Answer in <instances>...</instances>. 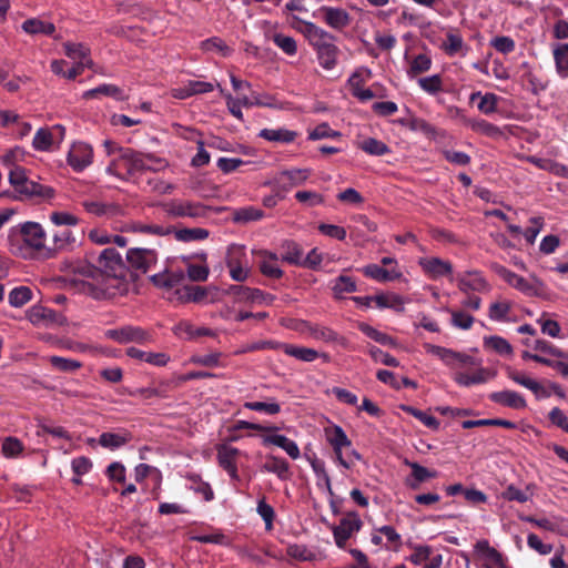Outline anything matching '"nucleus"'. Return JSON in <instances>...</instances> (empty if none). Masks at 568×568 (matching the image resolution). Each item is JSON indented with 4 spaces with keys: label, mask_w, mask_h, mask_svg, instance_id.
<instances>
[{
    "label": "nucleus",
    "mask_w": 568,
    "mask_h": 568,
    "mask_svg": "<svg viewBox=\"0 0 568 568\" xmlns=\"http://www.w3.org/2000/svg\"><path fill=\"white\" fill-rule=\"evenodd\" d=\"M99 94L112 97L118 101H124L128 99V97L123 94L122 89L114 84H101L94 89L88 90L83 93V98L93 99Z\"/></svg>",
    "instance_id": "c85d7f7f"
},
{
    "label": "nucleus",
    "mask_w": 568,
    "mask_h": 568,
    "mask_svg": "<svg viewBox=\"0 0 568 568\" xmlns=\"http://www.w3.org/2000/svg\"><path fill=\"white\" fill-rule=\"evenodd\" d=\"M28 320L34 324H45V325H58L64 326L68 324L67 317L57 313L55 311L44 307L42 305H34L27 312Z\"/></svg>",
    "instance_id": "9b49d317"
},
{
    "label": "nucleus",
    "mask_w": 568,
    "mask_h": 568,
    "mask_svg": "<svg viewBox=\"0 0 568 568\" xmlns=\"http://www.w3.org/2000/svg\"><path fill=\"white\" fill-rule=\"evenodd\" d=\"M321 11L324 12L325 22L337 30H342L351 23L348 12L342 8L322 7Z\"/></svg>",
    "instance_id": "4be33fe9"
},
{
    "label": "nucleus",
    "mask_w": 568,
    "mask_h": 568,
    "mask_svg": "<svg viewBox=\"0 0 568 568\" xmlns=\"http://www.w3.org/2000/svg\"><path fill=\"white\" fill-rule=\"evenodd\" d=\"M359 149L371 155L381 156L390 152L386 143L375 138H367L359 144Z\"/></svg>",
    "instance_id": "de8ad7c7"
},
{
    "label": "nucleus",
    "mask_w": 568,
    "mask_h": 568,
    "mask_svg": "<svg viewBox=\"0 0 568 568\" xmlns=\"http://www.w3.org/2000/svg\"><path fill=\"white\" fill-rule=\"evenodd\" d=\"M186 274L193 282H205L209 277L210 268L207 265L189 264Z\"/></svg>",
    "instance_id": "774afa93"
},
{
    "label": "nucleus",
    "mask_w": 568,
    "mask_h": 568,
    "mask_svg": "<svg viewBox=\"0 0 568 568\" xmlns=\"http://www.w3.org/2000/svg\"><path fill=\"white\" fill-rule=\"evenodd\" d=\"M424 347L427 351V353L438 356L447 365H450L452 361L456 359L457 352L453 351L450 348H446V347L433 345V344H425Z\"/></svg>",
    "instance_id": "338daca9"
},
{
    "label": "nucleus",
    "mask_w": 568,
    "mask_h": 568,
    "mask_svg": "<svg viewBox=\"0 0 568 568\" xmlns=\"http://www.w3.org/2000/svg\"><path fill=\"white\" fill-rule=\"evenodd\" d=\"M457 285L463 293H468L469 291L487 292L490 288L479 271H466L465 276L457 278Z\"/></svg>",
    "instance_id": "2eb2a0df"
},
{
    "label": "nucleus",
    "mask_w": 568,
    "mask_h": 568,
    "mask_svg": "<svg viewBox=\"0 0 568 568\" xmlns=\"http://www.w3.org/2000/svg\"><path fill=\"white\" fill-rule=\"evenodd\" d=\"M357 290L356 282L353 277L347 275H339L335 278L332 286L334 297L337 300L343 298V293H353Z\"/></svg>",
    "instance_id": "37998d69"
},
{
    "label": "nucleus",
    "mask_w": 568,
    "mask_h": 568,
    "mask_svg": "<svg viewBox=\"0 0 568 568\" xmlns=\"http://www.w3.org/2000/svg\"><path fill=\"white\" fill-rule=\"evenodd\" d=\"M408 546L414 549V552L409 555L408 560L416 566L428 560L433 551L432 547L428 545H413L412 542H408Z\"/></svg>",
    "instance_id": "bf43d9fd"
},
{
    "label": "nucleus",
    "mask_w": 568,
    "mask_h": 568,
    "mask_svg": "<svg viewBox=\"0 0 568 568\" xmlns=\"http://www.w3.org/2000/svg\"><path fill=\"white\" fill-rule=\"evenodd\" d=\"M53 142L52 133L48 129H39L33 138L32 145L36 150L48 151Z\"/></svg>",
    "instance_id": "e2e57ef3"
},
{
    "label": "nucleus",
    "mask_w": 568,
    "mask_h": 568,
    "mask_svg": "<svg viewBox=\"0 0 568 568\" xmlns=\"http://www.w3.org/2000/svg\"><path fill=\"white\" fill-rule=\"evenodd\" d=\"M487 369L479 368L475 374L468 375L465 373H458L455 376V382L463 386H470L473 384H480L486 382L485 374Z\"/></svg>",
    "instance_id": "680f3d73"
},
{
    "label": "nucleus",
    "mask_w": 568,
    "mask_h": 568,
    "mask_svg": "<svg viewBox=\"0 0 568 568\" xmlns=\"http://www.w3.org/2000/svg\"><path fill=\"white\" fill-rule=\"evenodd\" d=\"M481 426H499V427H505V428H509V429L517 428L516 423L510 422L508 419H503V418H487V419H476V420L468 419V420H464L462 423V427L464 429H470L474 427H481Z\"/></svg>",
    "instance_id": "c9c22d12"
},
{
    "label": "nucleus",
    "mask_w": 568,
    "mask_h": 568,
    "mask_svg": "<svg viewBox=\"0 0 568 568\" xmlns=\"http://www.w3.org/2000/svg\"><path fill=\"white\" fill-rule=\"evenodd\" d=\"M275 98L271 94H252L251 98L243 97L242 98V104L245 108H251L253 105L257 106H274Z\"/></svg>",
    "instance_id": "0e129e2a"
},
{
    "label": "nucleus",
    "mask_w": 568,
    "mask_h": 568,
    "mask_svg": "<svg viewBox=\"0 0 568 568\" xmlns=\"http://www.w3.org/2000/svg\"><path fill=\"white\" fill-rule=\"evenodd\" d=\"M186 478L194 484L191 488L197 493L202 494L205 501H210L214 498V493L209 483L202 480L201 475L199 474H187Z\"/></svg>",
    "instance_id": "8fccbe9b"
},
{
    "label": "nucleus",
    "mask_w": 568,
    "mask_h": 568,
    "mask_svg": "<svg viewBox=\"0 0 568 568\" xmlns=\"http://www.w3.org/2000/svg\"><path fill=\"white\" fill-rule=\"evenodd\" d=\"M175 239L180 242H192V241H203L209 237L210 232L206 229L195 227V229H180L172 232Z\"/></svg>",
    "instance_id": "4c0bfd02"
},
{
    "label": "nucleus",
    "mask_w": 568,
    "mask_h": 568,
    "mask_svg": "<svg viewBox=\"0 0 568 568\" xmlns=\"http://www.w3.org/2000/svg\"><path fill=\"white\" fill-rule=\"evenodd\" d=\"M432 67V59L427 54L420 53L414 58L412 61L409 69L407 70V74L409 78H415L416 75L426 72Z\"/></svg>",
    "instance_id": "603ef678"
},
{
    "label": "nucleus",
    "mask_w": 568,
    "mask_h": 568,
    "mask_svg": "<svg viewBox=\"0 0 568 568\" xmlns=\"http://www.w3.org/2000/svg\"><path fill=\"white\" fill-rule=\"evenodd\" d=\"M258 136L271 142L291 143L296 139L297 132L287 129H263Z\"/></svg>",
    "instance_id": "c756f323"
},
{
    "label": "nucleus",
    "mask_w": 568,
    "mask_h": 568,
    "mask_svg": "<svg viewBox=\"0 0 568 568\" xmlns=\"http://www.w3.org/2000/svg\"><path fill=\"white\" fill-rule=\"evenodd\" d=\"M226 293L233 294L240 301L272 303L275 300V296L270 293H265L260 288H252L243 285H231Z\"/></svg>",
    "instance_id": "ddd939ff"
},
{
    "label": "nucleus",
    "mask_w": 568,
    "mask_h": 568,
    "mask_svg": "<svg viewBox=\"0 0 568 568\" xmlns=\"http://www.w3.org/2000/svg\"><path fill=\"white\" fill-rule=\"evenodd\" d=\"M98 262L101 265L99 275L121 281L125 285L123 292H128V270L121 254L114 247H108L100 253Z\"/></svg>",
    "instance_id": "20e7f679"
},
{
    "label": "nucleus",
    "mask_w": 568,
    "mask_h": 568,
    "mask_svg": "<svg viewBox=\"0 0 568 568\" xmlns=\"http://www.w3.org/2000/svg\"><path fill=\"white\" fill-rule=\"evenodd\" d=\"M283 352L292 357H295L303 362H313L318 358V352L313 348L295 346L292 344H283Z\"/></svg>",
    "instance_id": "72a5a7b5"
},
{
    "label": "nucleus",
    "mask_w": 568,
    "mask_h": 568,
    "mask_svg": "<svg viewBox=\"0 0 568 568\" xmlns=\"http://www.w3.org/2000/svg\"><path fill=\"white\" fill-rule=\"evenodd\" d=\"M62 271H70L74 274L82 275L89 278H95L99 275V267L95 266L88 258L65 262Z\"/></svg>",
    "instance_id": "393cba45"
},
{
    "label": "nucleus",
    "mask_w": 568,
    "mask_h": 568,
    "mask_svg": "<svg viewBox=\"0 0 568 568\" xmlns=\"http://www.w3.org/2000/svg\"><path fill=\"white\" fill-rule=\"evenodd\" d=\"M162 210L171 217H192V219H205L210 212L220 213L224 207H213L205 205L201 202L192 201H178L172 200L170 202L159 204Z\"/></svg>",
    "instance_id": "7ed1b4c3"
},
{
    "label": "nucleus",
    "mask_w": 568,
    "mask_h": 568,
    "mask_svg": "<svg viewBox=\"0 0 568 568\" xmlns=\"http://www.w3.org/2000/svg\"><path fill=\"white\" fill-rule=\"evenodd\" d=\"M93 151L87 144L74 145L68 153V164L77 172L83 171L91 164Z\"/></svg>",
    "instance_id": "4468645a"
},
{
    "label": "nucleus",
    "mask_w": 568,
    "mask_h": 568,
    "mask_svg": "<svg viewBox=\"0 0 568 568\" xmlns=\"http://www.w3.org/2000/svg\"><path fill=\"white\" fill-rule=\"evenodd\" d=\"M215 448L217 452V463L222 469L236 465L235 458L240 454L237 448L227 446L226 444H217Z\"/></svg>",
    "instance_id": "2f4dec72"
},
{
    "label": "nucleus",
    "mask_w": 568,
    "mask_h": 568,
    "mask_svg": "<svg viewBox=\"0 0 568 568\" xmlns=\"http://www.w3.org/2000/svg\"><path fill=\"white\" fill-rule=\"evenodd\" d=\"M201 49L205 52L219 50L223 57H229L231 48L219 37H212L201 42Z\"/></svg>",
    "instance_id": "13d9d810"
},
{
    "label": "nucleus",
    "mask_w": 568,
    "mask_h": 568,
    "mask_svg": "<svg viewBox=\"0 0 568 568\" xmlns=\"http://www.w3.org/2000/svg\"><path fill=\"white\" fill-rule=\"evenodd\" d=\"M286 554L301 561H312L316 559L315 552L310 550L305 545L293 544L286 548Z\"/></svg>",
    "instance_id": "5fc2aeb1"
},
{
    "label": "nucleus",
    "mask_w": 568,
    "mask_h": 568,
    "mask_svg": "<svg viewBox=\"0 0 568 568\" xmlns=\"http://www.w3.org/2000/svg\"><path fill=\"white\" fill-rule=\"evenodd\" d=\"M363 273L365 276L376 280L378 282H390L395 280H399L402 277V272L396 270H386L377 264H368L363 267Z\"/></svg>",
    "instance_id": "a878e982"
},
{
    "label": "nucleus",
    "mask_w": 568,
    "mask_h": 568,
    "mask_svg": "<svg viewBox=\"0 0 568 568\" xmlns=\"http://www.w3.org/2000/svg\"><path fill=\"white\" fill-rule=\"evenodd\" d=\"M489 399L496 404L514 409H523L527 406L526 399L514 390L491 393Z\"/></svg>",
    "instance_id": "412c9836"
},
{
    "label": "nucleus",
    "mask_w": 568,
    "mask_h": 568,
    "mask_svg": "<svg viewBox=\"0 0 568 568\" xmlns=\"http://www.w3.org/2000/svg\"><path fill=\"white\" fill-rule=\"evenodd\" d=\"M210 290L217 291V287L216 286L204 287V286H199V285H185L182 288H176L174 292V295H175L176 300L182 304H186V303H191V302L200 303L206 297Z\"/></svg>",
    "instance_id": "f3484780"
},
{
    "label": "nucleus",
    "mask_w": 568,
    "mask_h": 568,
    "mask_svg": "<svg viewBox=\"0 0 568 568\" xmlns=\"http://www.w3.org/2000/svg\"><path fill=\"white\" fill-rule=\"evenodd\" d=\"M131 440V434L125 432L122 434L118 433H102L99 438V443L101 446L106 448H119L123 445H125L128 442Z\"/></svg>",
    "instance_id": "e433bc0d"
},
{
    "label": "nucleus",
    "mask_w": 568,
    "mask_h": 568,
    "mask_svg": "<svg viewBox=\"0 0 568 568\" xmlns=\"http://www.w3.org/2000/svg\"><path fill=\"white\" fill-rule=\"evenodd\" d=\"M510 310H511L510 302H508V301L496 302L489 306L488 315H489V318L493 321L503 322V321L507 320V314L509 313Z\"/></svg>",
    "instance_id": "69168bd1"
},
{
    "label": "nucleus",
    "mask_w": 568,
    "mask_h": 568,
    "mask_svg": "<svg viewBox=\"0 0 568 568\" xmlns=\"http://www.w3.org/2000/svg\"><path fill=\"white\" fill-rule=\"evenodd\" d=\"M507 376L515 383L530 389L537 397H549L550 393L537 381L526 377L510 366L506 368Z\"/></svg>",
    "instance_id": "aec40b11"
},
{
    "label": "nucleus",
    "mask_w": 568,
    "mask_h": 568,
    "mask_svg": "<svg viewBox=\"0 0 568 568\" xmlns=\"http://www.w3.org/2000/svg\"><path fill=\"white\" fill-rule=\"evenodd\" d=\"M169 381H161L159 383L158 387H145V388H138L134 392H130L131 396L140 395L143 398H151V397H160V398H166V389L170 386Z\"/></svg>",
    "instance_id": "09e8293b"
},
{
    "label": "nucleus",
    "mask_w": 568,
    "mask_h": 568,
    "mask_svg": "<svg viewBox=\"0 0 568 568\" xmlns=\"http://www.w3.org/2000/svg\"><path fill=\"white\" fill-rule=\"evenodd\" d=\"M484 346L500 355H511L514 352L510 343L506 338L497 335L484 337Z\"/></svg>",
    "instance_id": "ea45409f"
},
{
    "label": "nucleus",
    "mask_w": 568,
    "mask_h": 568,
    "mask_svg": "<svg viewBox=\"0 0 568 568\" xmlns=\"http://www.w3.org/2000/svg\"><path fill=\"white\" fill-rule=\"evenodd\" d=\"M556 70L562 78L568 77V43H557L554 49Z\"/></svg>",
    "instance_id": "58836bf2"
},
{
    "label": "nucleus",
    "mask_w": 568,
    "mask_h": 568,
    "mask_svg": "<svg viewBox=\"0 0 568 568\" xmlns=\"http://www.w3.org/2000/svg\"><path fill=\"white\" fill-rule=\"evenodd\" d=\"M418 84L424 91L430 94H437L443 90V79L440 74H433L430 77L419 78Z\"/></svg>",
    "instance_id": "4d7b16f0"
},
{
    "label": "nucleus",
    "mask_w": 568,
    "mask_h": 568,
    "mask_svg": "<svg viewBox=\"0 0 568 568\" xmlns=\"http://www.w3.org/2000/svg\"><path fill=\"white\" fill-rule=\"evenodd\" d=\"M105 336L120 344H126L131 342L142 344L151 341V335L149 334V332L141 327L131 325H126L115 329H108L105 332Z\"/></svg>",
    "instance_id": "9d476101"
},
{
    "label": "nucleus",
    "mask_w": 568,
    "mask_h": 568,
    "mask_svg": "<svg viewBox=\"0 0 568 568\" xmlns=\"http://www.w3.org/2000/svg\"><path fill=\"white\" fill-rule=\"evenodd\" d=\"M515 288L519 290L527 296L539 297L544 301L551 300V294L547 288L546 284L537 277H532V283H530L529 281L520 276V278L517 280Z\"/></svg>",
    "instance_id": "dca6fc26"
},
{
    "label": "nucleus",
    "mask_w": 568,
    "mask_h": 568,
    "mask_svg": "<svg viewBox=\"0 0 568 568\" xmlns=\"http://www.w3.org/2000/svg\"><path fill=\"white\" fill-rule=\"evenodd\" d=\"M294 331L298 333H308L312 337L316 339H322L324 342H336L343 347H347L348 339L345 336L338 335L335 331L329 327L321 326L317 324H312L308 321L295 322Z\"/></svg>",
    "instance_id": "6e6552de"
},
{
    "label": "nucleus",
    "mask_w": 568,
    "mask_h": 568,
    "mask_svg": "<svg viewBox=\"0 0 568 568\" xmlns=\"http://www.w3.org/2000/svg\"><path fill=\"white\" fill-rule=\"evenodd\" d=\"M475 554L485 560V564L496 566L498 568H509L507 559L496 548L489 545L487 539H480L474 545Z\"/></svg>",
    "instance_id": "f8f14e48"
},
{
    "label": "nucleus",
    "mask_w": 568,
    "mask_h": 568,
    "mask_svg": "<svg viewBox=\"0 0 568 568\" xmlns=\"http://www.w3.org/2000/svg\"><path fill=\"white\" fill-rule=\"evenodd\" d=\"M310 176L308 169L285 170L281 172V178L287 181L288 186L303 184Z\"/></svg>",
    "instance_id": "6e6d98bb"
},
{
    "label": "nucleus",
    "mask_w": 568,
    "mask_h": 568,
    "mask_svg": "<svg viewBox=\"0 0 568 568\" xmlns=\"http://www.w3.org/2000/svg\"><path fill=\"white\" fill-rule=\"evenodd\" d=\"M262 444L264 446L274 445L282 448L292 459H297L301 455L297 444L284 435L267 433L262 436Z\"/></svg>",
    "instance_id": "6ab92c4d"
},
{
    "label": "nucleus",
    "mask_w": 568,
    "mask_h": 568,
    "mask_svg": "<svg viewBox=\"0 0 568 568\" xmlns=\"http://www.w3.org/2000/svg\"><path fill=\"white\" fill-rule=\"evenodd\" d=\"M285 253L282 254L281 260L293 265L301 266L303 261V252L300 245L294 241H285L283 244Z\"/></svg>",
    "instance_id": "a19ab883"
},
{
    "label": "nucleus",
    "mask_w": 568,
    "mask_h": 568,
    "mask_svg": "<svg viewBox=\"0 0 568 568\" xmlns=\"http://www.w3.org/2000/svg\"><path fill=\"white\" fill-rule=\"evenodd\" d=\"M21 194H23V200L31 199L33 196H39L42 199H52L55 194V191L51 186L42 185L38 182L30 181L28 189L22 190Z\"/></svg>",
    "instance_id": "c03bdc74"
},
{
    "label": "nucleus",
    "mask_w": 568,
    "mask_h": 568,
    "mask_svg": "<svg viewBox=\"0 0 568 568\" xmlns=\"http://www.w3.org/2000/svg\"><path fill=\"white\" fill-rule=\"evenodd\" d=\"M363 526V521L357 511L351 510L346 513V516L339 520L338 525L332 527L335 544L338 548H344L346 541L356 531H359Z\"/></svg>",
    "instance_id": "423d86ee"
},
{
    "label": "nucleus",
    "mask_w": 568,
    "mask_h": 568,
    "mask_svg": "<svg viewBox=\"0 0 568 568\" xmlns=\"http://www.w3.org/2000/svg\"><path fill=\"white\" fill-rule=\"evenodd\" d=\"M49 363L53 368L60 372H74L82 367L81 362L61 356H50Z\"/></svg>",
    "instance_id": "864d4df0"
},
{
    "label": "nucleus",
    "mask_w": 568,
    "mask_h": 568,
    "mask_svg": "<svg viewBox=\"0 0 568 568\" xmlns=\"http://www.w3.org/2000/svg\"><path fill=\"white\" fill-rule=\"evenodd\" d=\"M81 291L94 300L104 301L112 298L115 293L110 292L108 288L100 287L93 283L80 281Z\"/></svg>",
    "instance_id": "a18cd8bd"
},
{
    "label": "nucleus",
    "mask_w": 568,
    "mask_h": 568,
    "mask_svg": "<svg viewBox=\"0 0 568 568\" xmlns=\"http://www.w3.org/2000/svg\"><path fill=\"white\" fill-rule=\"evenodd\" d=\"M158 262V253L151 248L131 247L125 255V268L128 270V284L136 283L141 274H146L152 265Z\"/></svg>",
    "instance_id": "f03ea898"
},
{
    "label": "nucleus",
    "mask_w": 568,
    "mask_h": 568,
    "mask_svg": "<svg viewBox=\"0 0 568 568\" xmlns=\"http://www.w3.org/2000/svg\"><path fill=\"white\" fill-rule=\"evenodd\" d=\"M419 265L433 277L448 275L453 272L452 263L439 257L420 258Z\"/></svg>",
    "instance_id": "b1692460"
},
{
    "label": "nucleus",
    "mask_w": 568,
    "mask_h": 568,
    "mask_svg": "<svg viewBox=\"0 0 568 568\" xmlns=\"http://www.w3.org/2000/svg\"><path fill=\"white\" fill-rule=\"evenodd\" d=\"M32 298V291L28 286L14 287L9 293V304L13 307H21Z\"/></svg>",
    "instance_id": "3c124183"
},
{
    "label": "nucleus",
    "mask_w": 568,
    "mask_h": 568,
    "mask_svg": "<svg viewBox=\"0 0 568 568\" xmlns=\"http://www.w3.org/2000/svg\"><path fill=\"white\" fill-rule=\"evenodd\" d=\"M264 216V212L253 206L237 209L233 212V222L246 224L248 222L258 221Z\"/></svg>",
    "instance_id": "79ce46f5"
},
{
    "label": "nucleus",
    "mask_w": 568,
    "mask_h": 568,
    "mask_svg": "<svg viewBox=\"0 0 568 568\" xmlns=\"http://www.w3.org/2000/svg\"><path fill=\"white\" fill-rule=\"evenodd\" d=\"M273 41L288 55H294L297 52V44L293 37L283 33H274Z\"/></svg>",
    "instance_id": "052dcab7"
},
{
    "label": "nucleus",
    "mask_w": 568,
    "mask_h": 568,
    "mask_svg": "<svg viewBox=\"0 0 568 568\" xmlns=\"http://www.w3.org/2000/svg\"><path fill=\"white\" fill-rule=\"evenodd\" d=\"M261 470L275 474L283 481L290 480L292 477L290 463L275 455L266 456V462L262 465Z\"/></svg>",
    "instance_id": "a211bd4d"
},
{
    "label": "nucleus",
    "mask_w": 568,
    "mask_h": 568,
    "mask_svg": "<svg viewBox=\"0 0 568 568\" xmlns=\"http://www.w3.org/2000/svg\"><path fill=\"white\" fill-rule=\"evenodd\" d=\"M9 183L14 189L16 193L23 197L22 190H27L30 181L27 175V170L23 166L14 165L9 173Z\"/></svg>",
    "instance_id": "473e14b6"
},
{
    "label": "nucleus",
    "mask_w": 568,
    "mask_h": 568,
    "mask_svg": "<svg viewBox=\"0 0 568 568\" xmlns=\"http://www.w3.org/2000/svg\"><path fill=\"white\" fill-rule=\"evenodd\" d=\"M325 433L327 442L333 447L336 460L341 466L349 469L353 466V460H346L342 454V448L349 447L352 445L346 433L338 425H334L332 428H326Z\"/></svg>",
    "instance_id": "1a4fd4ad"
},
{
    "label": "nucleus",
    "mask_w": 568,
    "mask_h": 568,
    "mask_svg": "<svg viewBox=\"0 0 568 568\" xmlns=\"http://www.w3.org/2000/svg\"><path fill=\"white\" fill-rule=\"evenodd\" d=\"M122 231L165 236L172 234V232L174 231V226L164 227L156 224L131 223L125 225Z\"/></svg>",
    "instance_id": "cd10ccee"
},
{
    "label": "nucleus",
    "mask_w": 568,
    "mask_h": 568,
    "mask_svg": "<svg viewBox=\"0 0 568 568\" xmlns=\"http://www.w3.org/2000/svg\"><path fill=\"white\" fill-rule=\"evenodd\" d=\"M374 302L379 308H392L398 313L405 310L403 296L393 292L374 295Z\"/></svg>",
    "instance_id": "bb28decb"
},
{
    "label": "nucleus",
    "mask_w": 568,
    "mask_h": 568,
    "mask_svg": "<svg viewBox=\"0 0 568 568\" xmlns=\"http://www.w3.org/2000/svg\"><path fill=\"white\" fill-rule=\"evenodd\" d=\"M399 408L403 412H406V413L413 415L415 418L419 419L427 427H429L434 430H437L439 428V422L436 417L428 415L420 409H417L413 406L405 405V404L399 405Z\"/></svg>",
    "instance_id": "49530a36"
},
{
    "label": "nucleus",
    "mask_w": 568,
    "mask_h": 568,
    "mask_svg": "<svg viewBox=\"0 0 568 568\" xmlns=\"http://www.w3.org/2000/svg\"><path fill=\"white\" fill-rule=\"evenodd\" d=\"M412 473L405 479V484L410 489H418L420 484L437 477L436 470H429L427 467L419 465L418 463L410 464Z\"/></svg>",
    "instance_id": "5701e85b"
},
{
    "label": "nucleus",
    "mask_w": 568,
    "mask_h": 568,
    "mask_svg": "<svg viewBox=\"0 0 568 568\" xmlns=\"http://www.w3.org/2000/svg\"><path fill=\"white\" fill-rule=\"evenodd\" d=\"M304 28V33L316 51L321 67L325 70L334 69L339 54V49L335 44L336 37L313 22H305Z\"/></svg>",
    "instance_id": "f257e3e1"
},
{
    "label": "nucleus",
    "mask_w": 568,
    "mask_h": 568,
    "mask_svg": "<svg viewBox=\"0 0 568 568\" xmlns=\"http://www.w3.org/2000/svg\"><path fill=\"white\" fill-rule=\"evenodd\" d=\"M22 29L29 34H47L51 36L55 31V26L52 22H44L37 18L27 19L22 23Z\"/></svg>",
    "instance_id": "7c9ffc66"
},
{
    "label": "nucleus",
    "mask_w": 568,
    "mask_h": 568,
    "mask_svg": "<svg viewBox=\"0 0 568 568\" xmlns=\"http://www.w3.org/2000/svg\"><path fill=\"white\" fill-rule=\"evenodd\" d=\"M358 329L363 334H365L366 336H368L369 338L374 339L375 342H377L382 345H388L392 347H396L398 345L397 341L394 337H392L390 335H388L386 333H382V332L377 331L376 328H374L373 326H371L367 323H359Z\"/></svg>",
    "instance_id": "f704fd0d"
},
{
    "label": "nucleus",
    "mask_w": 568,
    "mask_h": 568,
    "mask_svg": "<svg viewBox=\"0 0 568 568\" xmlns=\"http://www.w3.org/2000/svg\"><path fill=\"white\" fill-rule=\"evenodd\" d=\"M18 235L22 237V241L27 246L36 251L44 248L45 232L39 223L26 222L20 225L18 231L12 230L9 236L12 244Z\"/></svg>",
    "instance_id": "0eeeda50"
},
{
    "label": "nucleus",
    "mask_w": 568,
    "mask_h": 568,
    "mask_svg": "<svg viewBox=\"0 0 568 568\" xmlns=\"http://www.w3.org/2000/svg\"><path fill=\"white\" fill-rule=\"evenodd\" d=\"M119 152L120 156L118 161L124 165L126 172V176H123L124 180H129L130 178L135 176L136 173H142L144 171H159V168H153V165L145 162L143 152L123 148H119Z\"/></svg>",
    "instance_id": "39448f33"
}]
</instances>
